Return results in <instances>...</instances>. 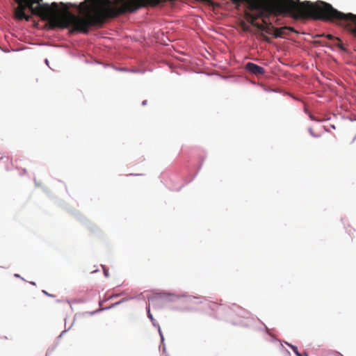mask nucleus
Returning <instances> with one entry per match:
<instances>
[{
    "instance_id": "1",
    "label": "nucleus",
    "mask_w": 356,
    "mask_h": 356,
    "mask_svg": "<svg viewBox=\"0 0 356 356\" xmlns=\"http://www.w3.org/2000/svg\"><path fill=\"white\" fill-rule=\"evenodd\" d=\"M239 6L242 1L247 3L244 15L246 20L261 31V38L270 42L265 33H270L272 22L270 17L289 15L294 19L312 18L337 22L356 36V15L343 13L334 8L330 3L317 1L314 3L300 0H232Z\"/></svg>"
},
{
    "instance_id": "2",
    "label": "nucleus",
    "mask_w": 356,
    "mask_h": 356,
    "mask_svg": "<svg viewBox=\"0 0 356 356\" xmlns=\"http://www.w3.org/2000/svg\"><path fill=\"white\" fill-rule=\"evenodd\" d=\"M16 1L19 6L15 11V15L17 19L29 21L31 17H36L44 20L41 5L35 7L33 6L36 0H16Z\"/></svg>"
},
{
    "instance_id": "3",
    "label": "nucleus",
    "mask_w": 356,
    "mask_h": 356,
    "mask_svg": "<svg viewBox=\"0 0 356 356\" xmlns=\"http://www.w3.org/2000/svg\"><path fill=\"white\" fill-rule=\"evenodd\" d=\"M42 0H36L35 3H33V6H37L38 5H41L42 7V15L44 16V3H42ZM30 20H32L33 22V26H34L35 28L43 29L44 28V19L41 20L39 18L34 17H31Z\"/></svg>"
},
{
    "instance_id": "4",
    "label": "nucleus",
    "mask_w": 356,
    "mask_h": 356,
    "mask_svg": "<svg viewBox=\"0 0 356 356\" xmlns=\"http://www.w3.org/2000/svg\"><path fill=\"white\" fill-rule=\"evenodd\" d=\"M272 29L274 31L273 35L275 38H282L288 35L289 32H294L293 28L290 26H283L281 28H275L271 25Z\"/></svg>"
},
{
    "instance_id": "5",
    "label": "nucleus",
    "mask_w": 356,
    "mask_h": 356,
    "mask_svg": "<svg viewBox=\"0 0 356 356\" xmlns=\"http://www.w3.org/2000/svg\"><path fill=\"white\" fill-rule=\"evenodd\" d=\"M245 69L255 75H263L265 73V70L262 67L253 63H248Z\"/></svg>"
},
{
    "instance_id": "6",
    "label": "nucleus",
    "mask_w": 356,
    "mask_h": 356,
    "mask_svg": "<svg viewBox=\"0 0 356 356\" xmlns=\"http://www.w3.org/2000/svg\"><path fill=\"white\" fill-rule=\"evenodd\" d=\"M288 346L291 348L293 352L297 355V356H308L307 353H304V355L299 353L298 348L293 345L288 344Z\"/></svg>"
},
{
    "instance_id": "7",
    "label": "nucleus",
    "mask_w": 356,
    "mask_h": 356,
    "mask_svg": "<svg viewBox=\"0 0 356 356\" xmlns=\"http://www.w3.org/2000/svg\"><path fill=\"white\" fill-rule=\"evenodd\" d=\"M241 28L244 31H250V26H248L245 22H241Z\"/></svg>"
},
{
    "instance_id": "8",
    "label": "nucleus",
    "mask_w": 356,
    "mask_h": 356,
    "mask_svg": "<svg viewBox=\"0 0 356 356\" xmlns=\"http://www.w3.org/2000/svg\"><path fill=\"white\" fill-rule=\"evenodd\" d=\"M325 37L329 39V40H335V41H340V38H337V37H335L331 34H327L325 35Z\"/></svg>"
},
{
    "instance_id": "9",
    "label": "nucleus",
    "mask_w": 356,
    "mask_h": 356,
    "mask_svg": "<svg viewBox=\"0 0 356 356\" xmlns=\"http://www.w3.org/2000/svg\"><path fill=\"white\" fill-rule=\"evenodd\" d=\"M129 0H113L115 5L120 4L122 5V3H127Z\"/></svg>"
},
{
    "instance_id": "10",
    "label": "nucleus",
    "mask_w": 356,
    "mask_h": 356,
    "mask_svg": "<svg viewBox=\"0 0 356 356\" xmlns=\"http://www.w3.org/2000/svg\"><path fill=\"white\" fill-rule=\"evenodd\" d=\"M337 42L335 43L334 44L336 46H337L339 48H340L341 49L344 50L345 48L343 47V44L341 43V41L340 40V41H337Z\"/></svg>"
},
{
    "instance_id": "11",
    "label": "nucleus",
    "mask_w": 356,
    "mask_h": 356,
    "mask_svg": "<svg viewBox=\"0 0 356 356\" xmlns=\"http://www.w3.org/2000/svg\"><path fill=\"white\" fill-rule=\"evenodd\" d=\"M200 1L207 3L208 5L214 6V3L213 2L212 0H200Z\"/></svg>"
},
{
    "instance_id": "12",
    "label": "nucleus",
    "mask_w": 356,
    "mask_h": 356,
    "mask_svg": "<svg viewBox=\"0 0 356 356\" xmlns=\"http://www.w3.org/2000/svg\"><path fill=\"white\" fill-rule=\"evenodd\" d=\"M147 315H148V317L149 318H151L152 320L153 319V317H152V314L150 313L149 307H147Z\"/></svg>"
},
{
    "instance_id": "13",
    "label": "nucleus",
    "mask_w": 356,
    "mask_h": 356,
    "mask_svg": "<svg viewBox=\"0 0 356 356\" xmlns=\"http://www.w3.org/2000/svg\"><path fill=\"white\" fill-rule=\"evenodd\" d=\"M14 277H17V278H21L22 280H24V279L23 277H22L19 274H17V273L15 274Z\"/></svg>"
},
{
    "instance_id": "14",
    "label": "nucleus",
    "mask_w": 356,
    "mask_h": 356,
    "mask_svg": "<svg viewBox=\"0 0 356 356\" xmlns=\"http://www.w3.org/2000/svg\"><path fill=\"white\" fill-rule=\"evenodd\" d=\"M34 45H36V46H38V47H40V46H42L44 44V43L43 42H41V43H35V44H33Z\"/></svg>"
},
{
    "instance_id": "15",
    "label": "nucleus",
    "mask_w": 356,
    "mask_h": 356,
    "mask_svg": "<svg viewBox=\"0 0 356 356\" xmlns=\"http://www.w3.org/2000/svg\"><path fill=\"white\" fill-rule=\"evenodd\" d=\"M104 272L105 276L108 277V271L107 270H104Z\"/></svg>"
},
{
    "instance_id": "16",
    "label": "nucleus",
    "mask_w": 356,
    "mask_h": 356,
    "mask_svg": "<svg viewBox=\"0 0 356 356\" xmlns=\"http://www.w3.org/2000/svg\"><path fill=\"white\" fill-rule=\"evenodd\" d=\"M321 36H324V35H317L316 37H321Z\"/></svg>"
},
{
    "instance_id": "17",
    "label": "nucleus",
    "mask_w": 356,
    "mask_h": 356,
    "mask_svg": "<svg viewBox=\"0 0 356 356\" xmlns=\"http://www.w3.org/2000/svg\"><path fill=\"white\" fill-rule=\"evenodd\" d=\"M46 65H48V60L46 59L45 60Z\"/></svg>"
},
{
    "instance_id": "18",
    "label": "nucleus",
    "mask_w": 356,
    "mask_h": 356,
    "mask_svg": "<svg viewBox=\"0 0 356 356\" xmlns=\"http://www.w3.org/2000/svg\"><path fill=\"white\" fill-rule=\"evenodd\" d=\"M31 284H33V285H35V282H31Z\"/></svg>"
},
{
    "instance_id": "19",
    "label": "nucleus",
    "mask_w": 356,
    "mask_h": 356,
    "mask_svg": "<svg viewBox=\"0 0 356 356\" xmlns=\"http://www.w3.org/2000/svg\"><path fill=\"white\" fill-rule=\"evenodd\" d=\"M24 173H26V170L25 169L23 170Z\"/></svg>"
},
{
    "instance_id": "20",
    "label": "nucleus",
    "mask_w": 356,
    "mask_h": 356,
    "mask_svg": "<svg viewBox=\"0 0 356 356\" xmlns=\"http://www.w3.org/2000/svg\"><path fill=\"white\" fill-rule=\"evenodd\" d=\"M143 104H146V101L143 102Z\"/></svg>"
}]
</instances>
